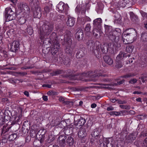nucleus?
Listing matches in <instances>:
<instances>
[{
    "label": "nucleus",
    "instance_id": "obj_13",
    "mask_svg": "<svg viewBox=\"0 0 147 147\" xmlns=\"http://www.w3.org/2000/svg\"><path fill=\"white\" fill-rule=\"evenodd\" d=\"M66 137L65 136H61L59 138V144L60 146H65V140Z\"/></svg>",
    "mask_w": 147,
    "mask_h": 147
},
{
    "label": "nucleus",
    "instance_id": "obj_54",
    "mask_svg": "<svg viewBox=\"0 0 147 147\" xmlns=\"http://www.w3.org/2000/svg\"><path fill=\"white\" fill-rule=\"evenodd\" d=\"M142 93L141 92H139V91H135L133 92V94H141Z\"/></svg>",
    "mask_w": 147,
    "mask_h": 147
},
{
    "label": "nucleus",
    "instance_id": "obj_1",
    "mask_svg": "<svg viewBox=\"0 0 147 147\" xmlns=\"http://www.w3.org/2000/svg\"><path fill=\"white\" fill-rule=\"evenodd\" d=\"M137 34L134 30L130 29L125 30L122 35L123 42L125 44L131 43L136 39Z\"/></svg>",
    "mask_w": 147,
    "mask_h": 147
},
{
    "label": "nucleus",
    "instance_id": "obj_5",
    "mask_svg": "<svg viewBox=\"0 0 147 147\" xmlns=\"http://www.w3.org/2000/svg\"><path fill=\"white\" fill-rule=\"evenodd\" d=\"M5 16L7 21L12 20L15 19L16 14L11 8L7 7L5 9Z\"/></svg>",
    "mask_w": 147,
    "mask_h": 147
},
{
    "label": "nucleus",
    "instance_id": "obj_40",
    "mask_svg": "<svg viewBox=\"0 0 147 147\" xmlns=\"http://www.w3.org/2000/svg\"><path fill=\"white\" fill-rule=\"evenodd\" d=\"M141 13L142 16L144 18H147V13L143 11L141 12Z\"/></svg>",
    "mask_w": 147,
    "mask_h": 147
},
{
    "label": "nucleus",
    "instance_id": "obj_3",
    "mask_svg": "<svg viewBox=\"0 0 147 147\" xmlns=\"http://www.w3.org/2000/svg\"><path fill=\"white\" fill-rule=\"evenodd\" d=\"M52 26L48 25H44L40 29V36L41 40L43 39L49 35L52 31Z\"/></svg>",
    "mask_w": 147,
    "mask_h": 147
},
{
    "label": "nucleus",
    "instance_id": "obj_58",
    "mask_svg": "<svg viewBox=\"0 0 147 147\" xmlns=\"http://www.w3.org/2000/svg\"><path fill=\"white\" fill-rule=\"evenodd\" d=\"M99 143L100 144H102L103 142V139H100V140H99Z\"/></svg>",
    "mask_w": 147,
    "mask_h": 147
},
{
    "label": "nucleus",
    "instance_id": "obj_37",
    "mask_svg": "<svg viewBox=\"0 0 147 147\" xmlns=\"http://www.w3.org/2000/svg\"><path fill=\"white\" fill-rule=\"evenodd\" d=\"M54 140V138L53 136L50 135L49 136L48 138V140L49 142H51L53 141Z\"/></svg>",
    "mask_w": 147,
    "mask_h": 147
},
{
    "label": "nucleus",
    "instance_id": "obj_4",
    "mask_svg": "<svg viewBox=\"0 0 147 147\" xmlns=\"http://www.w3.org/2000/svg\"><path fill=\"white\" fill-rule=\"evenodd\" d=\"M32 3L33 4V7L35 8L34 11V16L35 18H40L41 16V12L40 8L38 5L39 2L37 0H33Z\"/></svg>",
    "mask_w": 147,
    "mask_h": 147
},
{
    "label": "nucleus",
    "instance_id": "obj_7",
    "mask_svg": "<svg viewBox=\"0 0 147 147\" xmlns=\"http://www.w3.org/2000/svg\"><path fill=\"white\" fill-rule=\"evenodd\" d=\"M50 40L53 43L54 49H55V52L56 53L58 49L59 48V44L57 40V37L56 34L55 32H53L50 36Z\"/></svg>",
    "mask_w": 147,
    "mask_h": 147
},
{
    "label": "nucleus",
    "instance_id": "obj_59",
    "mask_svg": "<svg viewBox=\"0 0 147 147\" xmlns=\"http://www.w3.org/2000/svg\"><path fill=\"white\" fill-rule=\"evenodd\" d=\"M116 100L114 99H111V101L112 102L114 103L115 102Z\"/></svg>",
    "mask_w": 147,
    "mask_h": 147
},
{
    "label": "nucleus",
    "instance_id": "obj_23",
    "mask_svg": "<svg viewBox=\"0 0 147 147\" xmlns=\"http://www.w3.org/2000/svg\"><path fill=\"white\" fill-rule=\"evenodd\" d=\"M134 47L132 45H129L127 46L126 48V51L127 52L129 53H131L132 52Z\"/></svg>",
    "mask_w": 147,
    "mask_h": 147
},
{
    "label": "nucleus",
    "instance_id": "obj_61",
    "mask_svg": "<svg viewBox=\"0 0 147 147\" xmlns=\"http://www.w3.org/2000/svg\"><path fill=\"white\" fill-rule=\"evenodd\" d=\"M60 101H61L62 102L64 101V99L62 98H59Z\"/></svg>",
    "mask_w": 147,
    "mask_h": 147
},
{
    "label": "nucleus",
    "instance_id": "obj_9",
    "mask_svg": "<svg viewBox=\"0 0 147 147\" xmlns=\"http://www.w3.org/2000/svg\"><path fill=\"white\" fill-rule=\"evenodd\" d=\"M86 131L85 128H81L80 129L78 132V136L80 138H83L86 136Z\"/></svg>",
    "mask_w": 147,
    "mask_h": 147
},
{
    "label": "nucleus",
    "instance_id": "obj_25",
    "mask_svg": "<svg viewBox=\"0 0 147 147\" xmlns=\"http://www.w3.org/2000/svg\"><path fill=\"white\" fill-rule=\"evenodd\" d=\"M141 39V40L142 41H147V33H142Z\"/></svg>",
    "mask_w": 147,
    "mask_h": 147
},
{
    "label": "nucleus",
    "instance_id": "obj_43",
    "mask_svg": "<svg viewBox=\"0 0 147 147\" xmlns=\"http://www.w3.org/2000/svg\"><path fill=\"white\" fill-rule=\"evenodd\" d=\"M114 16L115 18V20H119V19L120 18V16L119 14H118L117 13H116L115 14Z\"/></svg>",
    "mask_w": 147,
    "mask_h": 147
},
{
    "label": "nucleus",
    "instance_id": "obj_64",
    "mask_svg": "<svg viewBox=\"0 0 147 147\" xmlns=\"http://www.w3.org/2000/svg\"><path fill=\"white\" fill-rule=\"evenodd\" d=\"M144 27L146 28L147 29V23H145L144 24Z\"/></svg>",
    "mask_w": 147,
    "mask_h": 147
},
{
    "label": "nucleus",
    "instance_id": "obj_41",
    "mask_svg": "<svg viewBox=\"0 0 147 147\" xmlns=\"http://www.w3.org/2000/svg\"><path fill=\"white\" fill-rule=\"evenodd\" d=\"M129 137L131 141L135 139L136 136L134 135L133 134H131L129 135Z\"/></svg>",
    "mask_w": 147,
    "mask_h": 147
},
{
    "label": "nucleus",
    "instance_id": "obj_32",
    "mask_svg": "<svg viewBox=\"0 0 147 147\" xmlns=\"http://www.w3.org/2000/svg\"><path fill=\"white\" fill-rule=\"evenodd\" d=\"M119 107L122 109L127 110L129 109L130 108V106L127 105H119Z\"/></svg>",
    "mask_w": 147,
    "mask_h": 147
},
{
    "label": "nucleus",
    "instance_id": "obj_44",
    "mask_svg": "<svg viewBox=\"0 0 147 147\" xmlns=\"http://www.w3.org/2000/svg\"><path fill=\"white\" fill-rule=\"evenodd\" d=\"M50 8L48 6H46L44 8V10L46 13H48L50 11Z\"/></svg>",
    "mask_w": 147,
    "mask_h": 147
},
{
    "label": "nucleus",
    "instance_id": "obj_10",
    "mask_svg": "<svg viewBox=\"0 0 147 147\" xmlns=\"http://www.w3.org/2000/svg\"><path fill=\"white\" fill-rule=\"evenodd\" d=\"M86 76L91 78H94L96 76H102V75L97 72L90 71L86 74Z\"/></svg>",
    "mask_w": 147,
    "mask_h": 147
},
{
    "label": "nucleus",
    "instance_id": "obj_6",
    "mask_svg": "<svg viewBox=\"0 0 147 147\" xmlns=\"http://www.w3.org/2000/svg\"><path fill=\"white\" fill-rule=\"evenodd\" d=\"M57 7L60 13H64L66 15L68 14L69 6L65 4L63 2H60L57 5Z\"/></svg>",
    "mask_w": 147,
    "mask_h": 147
},
{
    "label": "nucleus",
    "instance_id": "obj_60",
    "mask_svg": "<svg viewBox=\"0 0 147 147\" xmlns=\"http://www.w3.org/2000/svg\"><path fill=\"white\" fill-rule=\"evenodd\" d=\"M83 103V102L82 101H80L79 102V106H81L82 105Z\"/></svg>",
    "mask_w": 147,
    "mask_h": 147
},
{
    "label": "nucleus",
    "instance_id": "obj_2",
    "mask_svg": "<svg viewBox=\"0 0 147 147\" xmlns=\"http://www.w3.org/2000/svg\"><path fill=\"white\" fill-rule=\"evenodd\" d=\"M121 31L120 29L119 28L112 29L108 34L109 38L112 41L117 42L119 40L121 36Z\"/></svg>",
    "mask_w": 147,
    "mask_h": 147
},
{
    "label": "nucleus",
    "instance_id": "obj_46",
    "mask_svg": "<svg viewBox=\"0 0 147 147\" xmlns=\"http://www.w3.org/2000/svg\"><path fill=\"white\" fill-rule=\"evenodd\" d=\"M123 1V0H121L120 2V5L121 6H124L126 5V3L125 2H122V1Z\"/></svg>",
    "mask_w": 147,
    "mask_h": 147
},
{
    "label": "nucleus",
    "instance_id": "obj_18",
    "mask_svg": "<svg viewBox=\"0 0 147 147\" xmlns=\"http://www.w3.org/2000/svg\"><path fill=\"white\" fill-rule=\"evenodd\" d=\"M109 46L107 44H105L101 46V49L103 53H106L108 52Z\"/></svg>",
    "mask_w": 147,
    "mask_h": 147
},
{
    "label": "nucleus",
    "instance_id": "obj_42",
    "mask_svg": "<svg viewBox=\"0 0 147 147\" xmlns=\"http://www.w3.org/2000/svg\"><path fill=\"white\" fill-rule=\"evenodd\" d=\"M19 112L20 115H19L18 117V118L20 119L22 117V109L20 108H19Z\"/></svg>",
    "mask_w": 147,
    "mask_h": 147
},
{
    "label": "nucleus",
    "instance_id": "obj_63",
    "mask_svg": "<svg viewBox=\"0 0 147 147\" xmlns=\"http://www.w3.org/2000/svg\"><path fill=\"white\" fill-rule=\"evenodd\" d=\"M105 141L107 144H108L109 143V140L108 139H106L105 140Z\"/></svg>",
    "mask_w": 147,
    "mask_h": 147
},
{
    "label": "nucleus",
    "instance_id": "obj_38",
    "mask_svg": "<svg viewBox=\"0 0 147 147\" xmlns=\"http://www.w3.org/2000/svg\"><path fill=\"white\" fill-rule=\"evenodd\" d=\"M137 81V80L136 79H133L129 81V83L131 84H134Z\"/></svg>",
    "mask_w": 147,
    "mask_h": 147
},
{
    "label": "nucleus",
    "instance_id": "obj_55",
    "mask_svg": "<svg viewBox=\"0 0 147 147\" xmlns=\"http://www.w3.org/2000/svg\"><path fill=\"white\" fill-rule=\"evenodd\" d=\"M24 94L26 96H29V93L28 92L25 91L24 92Z\"/></svg>",
    "mask_w": 147,
    "mask_h": 147
},
{
    "label": "nucleus",
    "instance_id": "obj_57",
    "mask_svg": "<svg viewBox=\"0 0 147 147\" xmlns=\"http://www.w3.org/2000/svg\"><path fill=\"white\" fill-rule=\"evenodd\" d=\"M118 103L119 104H121L125 103V101H120L118 102Z\"/></svg>",
    "mask_w": 147,
    "mask_h": 147
},
{
    "label": "nucleus",
    "instance_id": "obj_20",
    "mask_svg": "<svg viewBox=\"0 0 147 147\" xmlns=\"http://www.w3.org/2000/svg\"><path fill=\"white\" fill-rule=\"evenodd\" d=\"M26 21V19L25 18L23 17H22L20 18H19L18 20L17 21L20 24H22L25 23Z\"/></svg>",
    "mask_w": 147,
    "mask_h": 147
},
{
    "label": "nucleus",
    "instance_id": "obj_35",
    "mask_svg": "<svg viewBox=\"0 0 147 147\" xmlns=\"http://www.w3.org/2000/svg\"><path fill=\"white\" fill-rule=\"evenodd\" d=\"M60 123V122L57 120L55 121L51 124L52 127L56 126L59 125Z\"/></svg>",
    "mask_w": 147,
    "mask_h": 147
},
{
    "label": "nucleus",
    "instance_id": "obj_31",
    "mask_svg": "<svg viewBox=\"0 0 147 147\" xmlns=\"http://www.w3.org/2000/svg\"><path fill=\"white\" fill-rule=\"evenodd\" d=\"M91 26L90 24H88L86 25L85 31L87 32L90 33Z\"/></svg>",
    "mask_w": 147,
    "mask_h": 147
},
{
    "label": "nucleus",
    "instance_id": "obj_52",
    "mask_svg": "<svg viewBox=\"0 0 147 147\" xmlns=\"http://www.w3.org/2000/svg\"><path fill=\"white\" fill-rule=\"evenodd\" d=\"M53 91H49L47 92V94L48 95H51L53 94Z\"/></svg>",
    "mask_w": 147,
    "mask_h": 147
},
{
    "label": "nucleus",
    "instance_id": "obj_27",
    "mask_svg": "<svg viewBox=\"0 0 147 147\" xmlns=\"http://www.w3.org/2000/svg\"><path fill=\"white\" fill-rule=\"evenodd\" d=\"M17 137V135L16 134H12L8 137V139L9 140L11 141L14 140Z\"/></svg>",
    "mask_w": 147,
    "mask_h": 147
},
{
    "label": "nucleus",
    "instance_id": "obj_47",
    "mask_svg": "<svg viewBox=\"0 0 147 147\" xmlns=\"http://www.w3.org/2000/svg\"><path fill=\"white\" fill-rule=\"evenodd\" d=\"M125 80H120L119 82H117L118 84H114L115 85H116L118 84L119 85L121 84H123Z\"/></svg>",
    "mask_w": 147,
    "mask_h": 147
},
{
    "label": "nucleus",
    "instance_id": "obj_30",
    "mask_svg": "<svg viewBox=\"0 0 147 147\" xmlns=\"http://www.w3.org/2000/svg\"><path fill=\"white\" fill-rule=\"evenodd\" d=\"M46 132V129H42L39 130L38 132V134L39 135H40L42 136H44Z\"/></svg>",
    "mask_w": 147,
    "mask_h": 147
},
{
    "label": "nucleus",
    "instance_id": "obj_17",
    "mask_svg": "<svg viewBox=\"0 0 147 147\" xmlns=\"http://www.w3.org/2000/svg\"><path fill=\"white\" fill-rule=\"evenodd\" d=\"M102 22V20L100 18H98L94 20L93 24L95 27L100 26V24Z\"/></svg>",
    "mask_w": 147,
    "mask_h": 147
},
{
    "label": "nucleus",
    "instance_id": "obj_8",
    "mask_svg": "<svg viewBox=\"0 0 147 147\" xmlns=\"http://www.w3.org/2000/svg\"><path fill=\"white\" fill-rule=\"evenodd\" d=\"M20 45V42L19 41H14L10 43L9 48L11 51L15 52L19 49Z\"/></svg>",
    "mask_w": 147,
    "mask_h": 147
},
{
    "label": "nucleus",
    "instance_id": "obj_34",
    "mask_svg": "<svg viewBox=\"0 0 147 147\" xmlns=\"http://www.w3.org/2000/svg\"><path fill=\"white\" fill-rule=\"evenodd\" d=\"M61 73V71L60 70H57L53 71V73H51L52 76H56L60 74Z\"/></svg>",
    "mask_w": 147,
    "mask_h": 147
},
{
    "label": "nucleus",
    "instance_id": "obj_62",
    "mask_svg": "<svg viewBox=\"0 0 147 147\" xmlns=\"http://www.w3.org/2000/svg\"><path fill=\"white\" fill-rule=\"evenodd\" d=\"M11 1L13 3H15L16 2L17 0H11Z\"/></svg>",
    "mask_w": 147,
    "mask_h": 147
},
{
    "label": "nucleus",
    "instance_id": "obj_15",
    "mask_svg": "<svg viewBox=\"0 0 147 147\" xmlns=\"http://www.w3.org/2000/svg\"><path fill=\"white\" fill-rule=\"evenodd\" d=\"M75 23L74 18L71 17H69L67 22V26L71 27L74 26Z\"/></svg>",
    "mask_w": 147,
    "mask_h": 147
},
{
    "label": "nucleus",
    "instance_id": "obj_48",
    "mask_svg": "<svg viewBox=\"0 0 147 147\" xmlns=\"http://www.w3.org/2000/svg\"><path fill=\"white\" fill-rule=\"evenodd\" d=\"M42 87H47L48 88H51V85L48 84H44L42 85Z\"/></svg>",
    "mask_w": 147,
    "mask_h": 147
},
{
    "label": "nucleus",
    "instance_id": "obj_29",
    "mask_svg": "<svg viewBox=\"0 0 147 147\" xmlns=\"http://www.w3.org/2000/svg\"><path fill=\"white\" fill-rule=\"evenodd\" d=\"M135 76V74L133 73H129L123 76V78H127L132 77Z\"/></svg>",
    "mask_w": 147,
    "mask_h": 147
},
{
    "label": "nucleus",
    "instance_id": "obj_26",
    "mask_svg": "<svg viewBox=\"0 0 147 147\" xmlns=\"http://www.w3.org/2000/svg\"><path fill=\"white\" fill-rule=\"evenodd\" d=\"M122 113V111L120 112H117L114 111H111L110 112V114L111 115H115L116 116L121 115V113Z\"/></svg>",
    "mask_w": 147,
    "mask_h": 147
},
{
    "label": "nucleus",
    "instance_id": "obj_36",
    "mask_svg": "<svg viewBox=\"0 0 147 147\" xmlns=\"http://www.w3.org/2000/svg\"><path fill=\"white\" fill-rule=\"evenodd\" d=\"M27 32L29 35H32L33 32V30L32 28L30 27H28L27 28Z\"/></svg>",
    "mask_w": 147,
    "mask_h": 147
},
{
    "label": "nucleus",
    "instance_id": "obj_49",
    "mask_svg": "<svg viewBox=\"0 0 147 147\" xmlns=\"http://www.w3.org/2000/svg\"><path fill=\"white\" fill-rule=\"evenodd\" d=\"M114 109V108L112 107H109L107 108V110L108 111L113 110Z\"/></svg>",
    "mask_w": 147,
    "mask_h": 147
},
{
    "label": "nucleus",
    "instance_id": "obj_28",
    "mask_svg": "<svg viewBox=\"0 0 147 147\" xmlns=\"http://www.w3.org/2000/svg\"><path fill=\"white\" fill-rule=\"evenodd\" d=\"M19 7H20V9L22 11L23 10L27 9L28 6L25 4H22L19 5Z\"/></svg>",
    "mask_w": 147,
    "mask_h": 147
},
{
    "label": "nucleus",
    "instance_id": "obj_21",
    "mask_svg": "<svg viewBox=\"0 0 147 147\" xmlns=\"http://www.w3.org/2000/svg\"><path fill=\"white\" fill-rule=\"evenodd\" d=\"M10 127L7 125H5L3 126V128L2 130V134H4L7 132L9 129Z\"/></svg>",
    "mask_w": 147,
    "mask_h": 147
},
{
    "label": "nucleus",
    "instance_id": "obj_33",
    "mask_svg": "<svg viewBox=\"0 0 147 147\" xmlns=\"http://www.w3.org/2000/svg\"><path fill=\"white\" fill-rule=\"evenodd\" d=\"M83 55V53L82 51L78 52L76 54V57L78 58H80L82 57Z\"/></svg>",
    "mask_w": 147,
    "mask_h": 147
},
{
    "label": "nucleus",
    "instance_id": "obj_11",
    "mask_svg": "<svg viewBox=\"0 0 147 147\" xmlns=\"http://www.w3.org/2000/svg\"><path fill=\"white\" fill-rule=\"evenodd\" d=\"M100 131L97 129H94L91 133V135L93 137H94L96 139L99 138Z\"/></svg>",
    "mask_w": 147,
    "mask_h": 147
},
{
    "label": "nucleus",
    "instance_id": "obj_50",
    "mask_svg": "<svg viewBox=\"0 0 147 147\" xmlns=\"http://www.w3.org/2000/svg\"><path fill=\"white\" fill-rule=\"evenodd\" d=\"M91 107L92 108H95L96 107V105L95 103L92 104L91 105Z\"/></svg>",
    "mask_w": 147,
    "mask_h": 147
},
{
    "label": "nucleus",
    "instance_id": "obj_45",
    "mask_svg": "<svg viewBox=\"0 0 147 147\" xmlns=\"http://www.w3.org/2000/svg\"><path fill=\"white\" fill-rule=\"evenodd\" d=\"M5 122V119L3 117H1L0 119V125H3Z\"/></svg>",
    "mask_w": 147,
    "mask_h": 147
},
{
    "label": "nucleus",
    "instance_id": "obj_22",
    "mask_svg": "<svg viewBox=\"0 0 147 147\" xmlns=\"http://www.w3.org/2000/svg\"><path fill=\"white\" fill-rule=\"evenodd\" d=\"M67 142L70 146L74 144L73 138L71 137H69L67 139Z\"/></svg>",
    "mask_w": 147,
    "mask_h": 147
},
{
    "label": "nucleus",
    "instance_id": "obj_19",
    "mask_svg": "<svg viewBox=\"0 0 147 147\" xmlns=\"http://www.w3.org/2000/svg\"><path fill=\"white\" fill-rule=\"evenodd\" d=\"M86 123V121L85 119L83 118H80L78 121L77 123V125L79 126H81L84 125Z\"/></svg>",
    "mask_w": 147,
    "mask_h": 147
},
{
    "label": "nucleus",
    "instance_id": "obj_56",
    "mask_svg": "<svg viewBox=\"0 0 147 147\" xmlns=\"http://www.w3.org/2000/svg\"><path fill=\"white\" fill-rule=\"evenodd\" d=\"M136 100L138 102H141V98H138L136 99Z\"/></svg>",
    "mask_w": 147,
    "mask_h": 147
},
{
    "label": "nucleus",
    "instance_id": "obj_51",
    "mask_svg": "<svg viewBox=\"0 0 147 147\" xmlns=\"http://www.w3.org/2000/svg\"><path fill=\"white\" fill-rule=\"evenodd\" d=\"M43 100L45 101H47L48 100V97L47 96H43L42 97Z\"/></svg>",
    "mask_w": 147,
    "mask_h": 147
},
{
    "label": "nucleus",
    "instance_id": "obj_14",
    "mask_svg": "<svg viewBox=\"0 0 147 147\" xmlns=\"http://www.w3.org/2000/svg\"><path fill=\"white\" fill-rule=\"evenodd\" d=\"M103 59L105 62L109 65H111L113 63V60L108 56H104Z\"/></svg>",
    "mask_w": 147,
    "mask_h": 147
},
{
    "label": "nucleus",
    "instance_id": "obj_24",
    "mask_svg": "<svg viewBox=\"0 0 147 147\" xmlns=\"http://www.w3.org/2000/svg\"><path fill=\"white\" fill-rule=\"evenodd\" d=\"M116 63L115 67L117 68H120L122 66V63L121 60H118L116 59Z\"/></svg>",
    "mask_w": 147,
    "mask_h": 147
},
{
    "label": "nucleus",
    "instance_id": "obj_53",
    "mask_svg": "<svg viewBox=\"0 0 147 147\" xmlns=\"http://www.w3.org/2000/svg\"><path fill=\"white\" fill-rule=\"evenodd\" d=\"M65 52L67 53H71V51L69 50V49H65Z\"/></svg>",
    "mask_w": 147,
    "mask_h": 147
},
{
    "label": "nucleus",
    "instance_id": "obj_39",
    "mask_svg": "<svg viewBox=\"0 0 147 147\" xmlns=\"http://www.w3.org/2000/svg\"><path fill=\"white\" fill-rule=\"evenodd\" d=\"M142 146L144 147H147V138L143 141Z\"/></svg>",
    "mask_w": 147,
    "mask_h": 147
},
{
    "label": "nucleus",
    "instance_id": "obj_12",
    "mask_svg": "<svg viewBox=\"0 0 147 147\" xmlns=\"http://www.w3.org/2000/svg\"><path fill=\"white\" fill-rule=\"evenodd\" d=\"M83 36V30L82 29H79L76 34V37L79 40L82 39Z\"/></svg>",
    "mask_w": 147,
    "mask_h": 147
},
{
    "label": "nucleus",
    "instance_id": "obj_16",
    "mask_svg": "<svg viewBox=\"0 0 147 147\" xmlns=\"http://www.w3.org/2000/svg\"><path fill=\"white\" fill-rule=\"evenodd\" d=\"M127 55L124 52H120L116 57V59L122 61L124 57H126Z\"/></svg>",
    "mask_w": 147,
    "mask_h": 147
}]
</instances>
